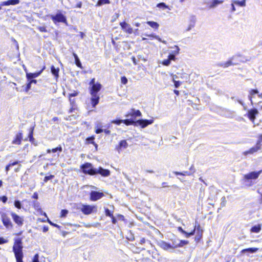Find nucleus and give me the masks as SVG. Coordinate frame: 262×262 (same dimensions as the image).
<instances>
[{"instance_id":"1","label":"nucleus","mask_w":262,"mask_h":262,"mask_svg":"<svg viewBox=\"0 0 262 262\" xmlns=\"http://www.w3.org/2000/svg\"><path fill=\"white\" fill-rule=\"evenodd\" d=\"M90 84L92 85V88L90 90L92 103L93 106H95L99 102V96L97 94V93L101 89V85L99 83H95V79H93Z\"/></svg>"},{"instance_id":"2","label":"nucleus","mask_w":262,"mask_h":262,"mask_svg":"<svg viewBox=\"0 0 262 262\" xmlns=\"http://www.w3.org/2000/svg\"><path fill=\"white\" fill-rule=\"evenodd\" d=\"M170 48L172 50L169 53L168 58L160 62L163 66H169L171 63V61H175L177 59L176 56L179 54L180 49L178 46L175 45L173 47H170Z\"/></svg>"},{"instance_id":"3","label":"nucleus","mask_w":262,"mask_h":262,"mask_svg":"<svg viewBox=\"0 0 262 262\" xmlns=\"http://www.w3.org/2000/svg\"><path fill=\"white\" fill-rule=\"evenodd\" d=\"M78 209H79L83 214L86 215L96 212L97 210L96 206L91 205L82 204L78 207Z\"/></svg>"},{"instance_id":"4","label":"nucleus","mask_w":262,"mask_h":262,"mask_svg":"<svg viewBox=\"0 0 262 262\" xmlns=\"http://www.w3.org/2000/svg\"><path fill=\"white\" fill-rule=\"evenodd\" d=\"M243 58L239 55H236L233 56L229 61L225 63V67H227L230 65H235L240 62H244Z\"/></svg>"},{"instance_id":"5","label":"nucleus","mask_w":262,"mask_h":262,"mask_svg":"<svg viewBox=\"0 0 262 262\" xmlns=\"http://www.w3.org/2000/svg\"><path fill=\"white\" fill-rule=\"evenodd\" d=\"M262 170L258 171H252L249 172L244 176V180L246 182H249L251 180H256L258 178Z\"/></svg>"},{"instance_id":"6","label":"nucleus","mask_w":262,"mask_h":262,"mask_svg":"<svg viewBox=\"0 0 262 262\" xmlns=\"http://www.w3.org/2000/svg\"><path fill=\"white\" fill-rule=\"evenodd\" d=\"M23 247H13L16 262H23Z\"/></svg>"},{"instance_id":"7","label":"nucleus","mask_w":262,"mask_h":262,"mask_svg":"<svg viewBox=\"0 0 262 262\" xmlns=\"http://www.w3.org/2000/svg\"><path fill=\"white\" fill-rule=\"evenodd\" d=\"M51 18L55 23L56 22H61L67 24V19L66 16L60 12H58L55 15H51Z\"/></svg>"},{"instance_id":"8","label":"nucleus","mask_w":262,"mask_h":262,"mask_svg":"<svg viewBox=\"0 0 262 262\" xmlns=\"http://www.w3.org/2000/svg\"><path fill=\"white\" fill-rule=\"evenodd\" d=\"M83 171L85 173H88L90 175H94L96 174V169L93 168L92 165L91 163H85L81 166Z\"/></svg>"},{"instance_id":"9","label":"nucleus","mask_w":262,"mask_h":262,"mask_svg":"<svg viewBox=\"0 0 262 262\" xmlns=\"http://www.w3.org/2000/svg\"><path fill=\"white\" fill-rule=\"evenodd\" d=\"M195 228H196L195 225V226L192 225V228L191 229H188L187 228V230L186 231H185L184 230H183L182 227H179L178 230L182 233L184 234L185 237H188L194 234V232L195 231Z\"/></svg>"},{"instance_id":"10","label":"nucleus","mask_w":262,"mask_h":262,"mask_svg":"<svg viewBox=\"0 0 262 262\" xmlns=\"http://www.w3.org/2000/svg\"><path fill=\"white\" fill-rule=\"evenodd\" d=\"M102 192L92 191L90 193V200L92 201H96L104 196Z\"/></svg>"},{"instance_id":"11","label":"nucleus","mask_w":262,"mask_h":262,"mask_svg":"<svg viewBox=\"0 0 262 262\" xmlns=\"http://www.w3.org/2000/svg\"><path fill=\"white\" fill-rule=\"evenodd\" d=\"M154 120H139L136 122V125H140L142 128H144L147 125L152 124Z\"/></svg>"},{"instance_id":"12","label":"nucleus","mask_w":262,"mask_h":262,"mask_svg":"<svg viewBox=\"0 0 262 262\" xmlns=\"http://www.w3.org/2000/svg\"><path fill=\"white\" fill-rule=\"evenodd\" d=\"M11 215L12 218L16 224L19 226H21L23 224L24 219L23 217L20 216L13 212H12Z\"/></svg>"},{"instance_id":"13","label":"nucleus","mask_w":262,"mask_h":262,"mask_svg":"<svg viewBox=\"0 0 262 262\" xmlns=\"http://www.w3.org/2000/svg\"><path fill=\"white\" fill-rule=\"evenodd\" d=\"M45 67H44L41 70H40L38 72H36L34 73H28L26 69H25V71L26 73V77L28 80H30L33 78H35L39 76L41 73L42 72L43 70H45Z\"/></svg>"},{"instance_id":"14","label":"nucleus","mask_w":262,"mask_h":262,"mask_svg":"<svg viewBox=\"0 0 262 262\" xmlns=\"http://www.w3.org/2000/svg\"><path fill=\"white\" fill-rule=\"evenodd\" d=\"M258 111L255 108L251 109L248 110V117L249 118V119L252 121L254 122V120L255 119L256 116L258 115Z\"/></svg>"},{"instance_id":"15","label":"nucleus","mask_w":262,"mask_h":262,"mask_svg":"<svg viewBox=\"0 0 262 262\" xmlns=\"http://www.w3.org/2000/svg\"><path fill=\"white\" fill-rule=\"evenodd\" d=\"M120 25L122 29L124 31H125L129 34L132 33L133 29L129 24H128L125 22H122V23H120Z\"/></svg>"},{"instance_id":"16","label":"nucleus","mask_w":262,"mask_h":262,"mask_svg":"<svg viewBox=\"0 0 262 262\" xmlns=\"http://www.w3.org/2000/svg\"><path fill=\"white\" fill-rule=\"evenodd\" d=\"M97 173H99L103 177H108L110 175V171L107 169H104L100 167L98 169H96V174Z\"/></svg>"},{"instance_id":"17","label":"nucleus","mask_w":262,"mask_h":262,"mask_svg":"<svg viewBox=\"0 0 262 262\" xmlns=\"http://www.w3.org/2000/svg\"><path fill=\"white\" fill-rule=\"evenodd\" d=\"M2 219L3 223L6 228H9L12 226V224L10 219L5 214H3L2 215Z\"/></svg>"},{"instance_id":"18","label":"nucleus","mask_w":262,"mask_h":262,"mask_svg":"<svg viewBox=\"0 0 262 262\" xmlns=\"http://www.w3.org/2000/svg\"><path fill=\"white\" fill-rule=\"evenodd\" d=\"M141 116V113L139 110H135L134 109H132L130 112L127 113L125 115L126 117H140Z\"/></svg>"},{"instance_id":"19","label":"nucleus","mask_w":262,"mask_h":262,"mask_svg":"<svg viewBox=\"0 0 262 262\" xmlns=\"http://www.w3.org/2000/svg\"><path fill=\"white\" fill-rule=\"evenodd\" d=\"M260 149V145H259V143H257V145L251 148L249 150L244 151L243 154L245 156L247 155L248 154H252L256 151H257L258 150Z\"/></svg>"},{"instance_id":"20","label":"nucleus","mask_w":262,"mask_h":262,"mask_svg":"<svg viewBox=\"0 0 262 262\" xmlns=\"http://www.w3.org/2000/svg\"><path fill=\"white\" fill-rule=\"evenodd\" d=\"M259 92L257 90H251L249 91L248 98L252 104L253 103V99L256 94H258Z\"/></svg>"},{"instance_id":"21","label":"nucleus","mask_w":262,"mask_h":262,"mask_svg":"<svg viewBox=\"0 0 262 262\" xmlns=\"http://www.w3.org/2000/svg\"><path fill=\"white\" fill-rule=\"evenodd\" d=\"M22 140L21 133H18L16 135L15 139L13 140L12 143L13 144L19 145L21 143Z\"/></svg>"},{"instance_id":"22","label":"nucleus","mask_w":262,"mask_h":262,"mask_svg":"<svg viewBox=\"0 0 262 262\" xmlns=\"http://www.w3.org/2000/svg\"><path fill=\"white\" fill-rule=\"evenodd\" d=\"M261 225L260 224H257L252 227L250 229L251 233H258L261 230Z\"/></svg>"},{"instance_id":"23","label":"nucleus","mask_w":262,"mask_h":262,"mask_svg":"<svg viewBox=\"0 0 262 262\" xmlns=\"http://www.w3.org/2000/svg\"><path fill=\"white\" fill-rule=\"evenodd\" d=\"M144 35H145V36L149 37L155 38V39H157L158 41H159L164 44L167 43V42L165 40H162V39L159 36L156 35L154 34H144Z\"/></svg>"},{"instance_id":"24","label":"nucleus","mask_w":262,"mask_h":262,"mask_svg":"<svg viewBox=\"0 0 262 262\" xmlns=\"http://www.w3.org/2000/svg\"><path fill=\"white\" fill-rule=\"evenodd\" d=\"M52 74L54 76L55 78L57 79L59 77V69L58 68H55L54 66L51 68Z\"/></svg>"},{"instance_id":"25","label":"nucleus","mask_w":262,"mask_h":262,"mask_svg":"<svg viewBox=\"0 0 262 262\" xmlns=\"http://www.w3.org/2000/svg\"><path fill=\"white\" fill-rule=\"evenodd\" d=\"M223 1H219V0H213L210 4L209 8H214L216 7L217 5L221 4L223 3Z\"/></svg>"},{"instance_id":"26","label":"nucleus","mask_w":262,"mask_h":262,"mask_svg":"<svg viewBox=\"0 0 262 262\" xmlns=\"http://www.w3.org/2000/svg\"><path fill=\"white\" fill-rule=\"evenodd\" d=\"M195 22L194 20H191L190 21L189 24L186 27L185 29L186 32L190 31L192 28H193L195 26Z\"/></svg>"},{"instance_id":"27","label":"nucleus","mask_w":262,"mask_h":262,"mask_svg":"<svg viewBox=\"0 0 262 262\" xmlns=\"http://www.w3.org/2000/svg\"><path fill=\"white\" fill-rule=\"evenodd\" d=\"M147 24L150 26L151 28L155 29H158L159 27V25L158 23L153 21H148Z\"/></svg>"},{"instance_id":"28","label":"nucleus","mask_w":262,"mask_h":262,"mask_svg":"<svg viewBox=\"0 0 262 262\" xmlns=\"http://www.w3.org/2000/svg\"><path fill=\"white\" fill-rule=\"evenodd\" d=\"M258 250V248H248L247 249H243L242 252L243 253L248 252L250 253H253L256 252Z\"/></svg>"},{"instance_id":"29","label":"nucleus","mask_w":262,"mask_h":262,"mask_svg":"<svg viewBox=\"0 0 262 262\" xmlns=\"http://www.w3.org/2000/svg\"><path fill=\"white\" fill-rule=\"evenodd\" d=\"M128 146V143L126 140H122L120 141L119 146V149L121 150L122 148H126Z\"/></svg>"},{"instance_id":"30","label":"nucleus","mask_w":262,"mask_h":262,"mask_svg":"<svg viewBox=\"0 0 262 262\" xmlns=\"http://www.w3.org/2000/svg\"><path fill=\"white\" fill-rule=\"evenodd\" d=\"M62 147L61 146V145H59L56 148H53L52 149H48L47 150V153H50L51 152H57L58 151L61 152V151H62Z\"/></svg>"},{"instance_id":"31","label":"nucleus","mask_w":262,"mask_h":262,"mask_svg":"<svg viewBox=\"0 0 262 262\" xmlns=\"http://www.w3.org/2000/svg\"><path fill=\"white\" fill-rule=\"evenodd\" d=\"M73 56L75 58V63L77 65V66H78L80 68L82 69V64H81L80 61L79 59L78 58L77 55L75 53H74Z\"/></svg>"},{"instance_id":"32","label":"nucleus","mask_w":262,"mask_h":262,"mask_svg":"<svg viewBox=\"0 0 262 262\" xmlns=\"http://www.w3.org/2000/svg\"><path fill=\"white\" fill-rule=\"evenodd\" d=\"M233 4L238 5L240 7H245L246 6V0H243L242 1H232Z\"/></svg>"},{"instance_id":"33","label":"nucleus","mask_w":262,"mask_h":262,"mask_svg":"<svg viewBox=\"0 0 262 262\" xmlns=\"http://www.w3.org/2000/svg\"><path fill=\"white\" fill-rule=\"evenodd\" d=\"M174 174L176 175H182V176H190L192 174V173L190 171H185L183 172H179L177 171L174 172Z\"/></svg>"},{"instance_id":"34","label":"nucleus","mask_w":262,"mask_h":262,"mask_svg":"<svg viewBox=\"0 0 262 262\" xmlns=\"http://www.w3.org/2000/svg\"><path fill=\"white\" fill-rule=\"evenodd\" d=\"M110 2L109 0H99L97 4V6H100L102 5L110 4Z\"/></svg>"},{"instance_id":"35","label":"nucleus","mask_w":262,"mask_h":262,"mask_svg":"<svg viewBox=\"0 0 262 262\" xmlns=\"http://www.w3.org/2000/svg\"><path fill=\"white\" fill-rule=\"evenodd\" d=\"M123 123L125 124L126 125H129L134 124L136 125V122L129 119L123 120Z\"/></svg>"},{"instance_id":"36","label":"nucleus","mask_w":262,"mask_h":262,"mask_svg":"<svg viewBox=\"0 0 262 262\" xmlns=\"http://www.w3.org/2000/svg\"><path fill=\"white\" fill-rule=\"evenodd\" d=\"M69 211L68 210L63 209L60 212V217H65L67 215Z\"/></svg>"},{"instance_id":"37","label":"nucleus","mask_w":262,"mask_h":262,"mask_svg":"<svg viewBox=\"0 0 262 262\" xmlns=\"http://www.w3.org/2000/svg\"><path fill=\"white\" fill-rule=\"evenodd\" d=\"M94 137H91L90 138H88L86 139V142L88 143L91 142L92 144H93L96 147H97V145L94 142Z\"/></svg>"},{"instance_id":"38","label":"nucleus","mask_w":262,"mask_h":262,"mask_svg":"<svg viewBox=\"0 0 262 262\" xmlns=\"http://www.w3.org/2000/svg\"><path fill=\"white\" fill-rule=\"evenodd\" d=\"M174 76H172V81L174 82V86L176 88H178L181 85V82L179 81H176V80H174Z\"/></svg>"},{"instance_id":"39","label":"nucleus","mask_w":262,"mask_h":262,"mask_svg":"<svg viewBox=\"0 0 262 262\" xmlns=\"http://www.w3.org/2000/svg\"><path fill=\"white\" fill-rule=\"evenodd\" d=\"M111 123L116 124L117 125H120L121 123H123V120H121V119L114 120L111 121Z\"/></svg>"},{"instance_id":"40","label":"nucleus","mask_w":262,"mask_h":262,"mask_svg":"<svg viewBox=\"0 0 262 262\" xmlns=\"http://www.w3.org/2000/svg\"><path fill=\"white\" fill-rule=\"evenodd\" d=\"M14 206L17 208L18 209H20L21 208V205L19 201H15L14 202Z\"/></svg>"},{"instance_id":"41","label":"nucleus","mask_w":262,"mask_h":262,"mask_svg":"<svg viewBox=\"0 0 262 262\" xmlns=\"http://www.w3.org/2000/svg\"><path fill=\"white\" fill-rule=\"evenodd\" d=\"M37 29L40 31V32H47V30L46 29V28L44 26H38L37 27Z\"/></svg>"},{"instance_id":"42","label":"nucleus","mask_w":262,"mask_h":262,"mask_svg":"<svg viewBox=\"0 0 262 262\" xmlns=\"http://www.w3.org/2000/svg\"><path fill=\"white\" fill-rule=\"evenodd\" d=\"M32 262H40L39 260V255L38 254H36L32 259Z\"/></svg>"},{"instance_id":"43","label":"nucleus","mask_w":262,"mask_h":262,"mask_svg":"<svg viewBox=\"0 0 262 262\" xmlns=\"http://www.w3.org/2000/svg\"><path fill=\"white\" fill-rule=\"evenodd\" d=\"M157 7L159 8H162L163 9L168 8V6L164 3H161L157 5Z\"/></svg>"},{"instance_id":"44","label":"nucleus","mask_w":262,"mask_h":262,"mask_svg":"<svg viewBox=\"0 0 262 262\" xmlns=\"http://www.w3.org/2000/svg\"><path fill=\"white\" fill-rule=\"evenodd\" d=\"M10 1V5H15L19 3V0H9Z\"/></svg>"},{"instance_id":"45","label":"nucleus","mask_w":262,"mask_h":262,"mask_svg":"<svg viewBox=\"0 0 262 262\" xmlns=\"http://www.w3.org/2000/svg\"><path fill=\"white\" fill-rule=\"evenodd\" d=\"M78 95V93L76 92H74L73 93H70L69 94V100L71 102L72 101V100H71V97H75V96H76L77 95Z\"/></svg>"},{"instance_id":"46","label":"nucleus","mask_w":262,"mask_h":262,"mask_svg":"<svg viewBox=\"0 0 262 262\" xmlns=\"http://www.w3.org/2000/svg\"><path fill=\"white\" fill-rule=\"evenodd\" d=\"M121 83L123 84H126L127 83V79L125 77L123 76L121 78Z\"/></svg>"},{"instance_id":"47","label":"nucleus","mask_w":262,"mask_h":262,"mask_svg":"<svg viewBox=\"0 0 262 262\" xmlns=\"http://www.w3.org/2000/svg\"><path fill=\"white\" fill-rule=\"evenodd\" d=\"M47 221L51 225L54 226V227H59V226L57 225V224H54L53 223H52L48 218H47Z\"/></svg>"},{"instance_id":"48","label":"nucleus","mask_w":262,"mask_h":262,"mask_svg":"<svg viewBox=\"0 0 262 262\" xmlns=\"http://www.w3.org/2000/svg\"><path fill=\"white\" fill-rule=\"evenodd\" d=\"M105 215L108 216H113L112 213L108 209H105Z\"/></svg>"},{"instance_id":"49","label":"nucleus","mask_w":262,"mask_h":262,"mask_svg":"<svg viewBox=\"0 0 262 262\" xmlns=\"http://www.w3.org/2000/svg\"><path fill=\"white\" fill-rule=\"evenodd\" d=\"M53 177L54 176L52 175H51L50 176L45 177V179H44L45 182H47L48 181L51 180V179H52L53 178Z\"/></svg>"},{"instance_id":"50","label":"nucleus","mask_w":262,"mask_h":262,"mask_svg":"<svg viewBox=\"0 0 262 262\" xmlns=\"http://www.w3.org/2000/svg\"><path fill=\"white\" fill-rule=\"evenodd\" d=\"M7 242V239L3 238L0 237V244H3L6 243Z\"/></svg>"},{"instance_id":"51","label":"nucleus","mask_w":262,"mask_h":262,"mask_svg":"<svg viewBox=\"0 0 262 262\" xmlns=\"http://www.w3.org/2000/svg\"><path fill=\"white\" fill-rule=\"evenodd\" d=\"M103 132V129H102L101 128H95V132L96 134H100Z\"/></svg>"},{"instance_id":"52","label":"nucleus","mask_w":262,"mask_h":262,"mask_svg":"<svg viewBox=\"0 0 262 262\" xmlns=\"http://www.w3.org/2000/svg\"><path fill=\"white\" fill-rule=\"evenodd\" d=\"M1 5L2 6H9V5H10V1H6V2H3L2 3Z\"/></svg>"},{"instance_id":"53","label":"nucleus","mask_w":262,"mask_h":262,"mask_svg":"<svg viewBox=\"0 0 262 262\" xmlns=\"http://www.w3.org/2000/svg\"><path fill=\"white\" fill-rule=\"evenodd\" d=\"M101 127H102L101 123L100 122H97L95 125V128H101Z\"/></svg>"},{"instance_id":"54","label":"nucleus","mask_w":262,"mask_h":262,"mask_svg":"<svg viewBox=\"0 0 262 262\" xmlns=\"http://www.w3.org/2000/svg\"><path fill=\"white\" fill-rule=\"evenodd\" d=\"M0 199L4 202L6 203L7 200V198L6 196H3L1 198H0Z\"/></svg>"},{"instance_id":"55","label":"nucleus","mask_w":262,"mask_h":262,"mask_svg":"<svg viewBox=\"0 0 262 262\" xmlns=\"http://www.w3.org/2000/svg\"><path fill=\"white\" fill-rule=\"evenodd\" d=\"M190 170L191 171V173H192V174L195 172V169L194 168L193 166H191L190 168Z\"/></svg>"},{"instance_id":"56","label":"nucleus","mask_w":262,"mask_h":262,"mask_svg":"<svg viewBox=\"0 0 262 262\" xmlns=\"http://www.w3.org/2000/svg\"><path fill=\"white\" fill-rule=\"evenodd\" d=\"M235 4H233V1H232L231 6H232V11L234 12L236 10L235 8L234 7Z\"/></svg>"},{"instance_id":"57","label":"nucleus","mask_w":262,"mask_h":262,"mask_svg":"<svg viewBox=\"0 0 262 262\" xmlns=\"http://www.w3.org/2000/svg\"><path fill=\"white\" fill-rule=\"evenodd\" d=\"M31 83H30L29 82V83H28L27 85V90H26V91L27 92L31 88Z\"/></svg>"},{"instance_id":"58","label":"nucleus","mask_w":262,"mask_h":262,"mask_svg":"<svg viewBox=\"0 0 262 262\" xmlns=\"http://www.w3.org/2000/svg\"><path fill=\"white\" fill-rule=\"evenodd\" d=\"M29 80V82L30 83H31V84H32V83L35 84L37 82V81L36 80H32V79H31Z\"/></svg>"},{"instance_id":"59","label":"nucleus","mask_w":262,"mask_h":262,"mask_svg":"<svg viewBox=\"0 0 262 262\" xmlns=\"http://www.w3.org/2000/svg\"><path fill=\"white\" fill-rule=\"evenodd\" d=\"M103 132H104L106 134H111V131L110 130H108V129H103Z\"/></svg>"},{"instance_id":"60","label":"nucleus","mask_w":262,"mask_h":262,"mask_svg":"<svg viewBox=\"0 0 262 262\" xmlns=\"http://www.w3.org/2000/svg\"><path fill=\"white\" fill-rule=\"evenodd\" d=\"M10 166H11V165L10 164L6 166V171L7 172L9 170Z\"/></svg>"},{"instance_id":"61","label":"nucleus","mask_w":262,"mask_h":262,"mask_svg":"<svg viewBox=\"0 0 262 262\" xmlns=\"http://www.w3.org/2000/svg\"><path fill=\"white\" fill-rule=\"evenodd\" d=\"M32 196L34 199H38V194L37 193H34Z\"/></svg>"},{"instance_id":"62","label":"nucleus","mask_w":262,"mask_h":262,"mask_svg":"<svg viewBox=\"0 0 262 262\" xmlns=\"http://www.w3.org/2000/svg\"><path fill=\"white\" fill-rule=\"evenodd\" d=\"M262 141V135H261L260 136H259V140L257 142V143H259V145H260V143Z\"/></svg>"},{"instance_id":"63","label":"nucleus","mask_w":262,"mask_h":262,"mask_svg":"<svg viewBox=\"0 0 262 262\" xmlns=\"http://www.w3.org/2000/svg\"><path fill=\"white\" fill-rule=\"evenodd\" d=\"M80 37H81V38H83L84 36H85V34L83 32H80Z\"/></svg>"},{"instance_id":"64","label":"nucleus","mask_w":262,"mask_h":262,"mask_svg":"<svg viewBox=\"0 0 262 262\" xmlns=\"http://www.w3.org/2000/svg\"><path fill=\"white\" fill-rule=\"evenodd\" d=\"M47 231H48V227H44L43 228V231L44 232H46Z\"/></svg>"}]
</instances>
